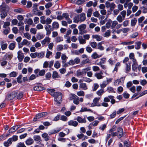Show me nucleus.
I'll return each instance as SVG.
<instances>
[{
    "label": "nucleus",
    "instance_id": "de8ad7c7",
    "mask_svg": "<svg viewBox=\"0 0 147 147\" xmlns=\"http://www.w3.org/2000/svg\"><path fill=\"white\" fill-rule=\"evenodd\" d=\"M78 15L75 16L73 20V22L75 23H78L79 22H80Z\"/></svg>",
    "mask_w": 147,
    "mask_h": 147
},
{
    "label": "nucleus",
    "instance_id": "603ef678",
    "mask_svg": "<svg viewBox=\"0 0 147 147\" xmlns=\"http://www.w3.org/2000/svg\"><path fill=\"white\" fill-rule=\"evenodd\" d=\"M108 61V62L109 64L111 65H113L115 63V61L112 58H110L109 59Z\"/></svg>",
    "mask_w": 147,
    "mask_h": 147
},
{
    "label": "nucleus",
    "instance_id": "79ce46f5",
    "mask_svg": "<svg viewBox=\"0 0 147 147\" xmlns=\"http://www.w3.org/2000/svg\"><path fill=\"white\" fill-rule=\"evenodd\" d=\"M47 90L48 92L53 96H54L55 93L56 92H55V90L54 89H48Z\"/></svg>",
    "mask_w": 147,
    "mask_h": 147
},
{
    "label": "nucleus",
    "instance_id": "c85d7f7f",
    "mask_svg": "<svg viewBox=\"0 0 147 147\" xmlns=\"http://www.w3.org/2000/svg\"><path fill=\"white\" fill-rule=\"evenodd\" d=\"M73 3H75L79 5H81L84 2L83 1L81 0H70Z\"/></svg>",
    "mask_w": 147,
    "mask_h": 147
},
{
    "label": "nucleus",
    "instance_id": "cd10ccee",
    "mask_svg": "<svg viewBox=\"0 0 147 147\" xmlns=\"http://www.w3.org/2000/svg\"><path fill=\"white\" fill-rule=\"evenodd\" d=\"M33 139L34 141L38 142V143H40L41 140L40 136L35 135L33 137Z\"/></svg>",
    "mask_w": 147,
    "mask_h": 147
},
{
    "label": "nucleus",
    "instance_id": "7c9ffc66",
    "mask_svg": "<svg viewBox=\"0 0 147 147\" xmlns=\"http://www.w3.org/2000/svg\"><path fill=\"white\" fill-rule=\"evenodd\" d=\"M91 69V67H87L85 68L82 69V71L83 74H86L88 71H90Z\"/></svg>",
    "mask_w": 147,
    "mask_h": 147
},
{
    "label": "nucleus",
    "instance_id": "aec40b11",
    "mask_svg": "<svg viewBox=\"0 0 147 147\" xmlns=\"http://www.w3.org/2000/svg\"><path fill=\"white\" fill-rule=\"evenodd\" d=\"M75 64L74 61L73 59H71L69 61L64 65V67H67L70 65H73Z\"/></svg>",
    "mask_w": 147,
    "mask_h": 147
},
{
    "label": "nucleus",
    "instance_id": "13d9d810",
    "mask_svg": "<svg viewBox=\"0 0 147 147\" xmlns=\"http://www.w3.org/2000/svg\"><path fill=\"white\" fill-rule=\"evenodd\" d=\"M24 35L25 38L29 40H30L31 38V36L28 33L26 32L24 33Z\"/></svg>",
    "mask_w": 147,
    "mask_h": 147
},
{
    "label": "nucleus",
    "instance_id": "20e7f679",
    "mask_svg": "<svg viewBox=\"0 0 147 147\" xmlns=\"http://www.w3.org/2000/svg\"><path fill=\"white\" fill-rule=\"evenodd\" d=\"M40 18V23L43 24H46L47 25H49L51 23L52 21V20L49 18H48L45 20V16L41 17Z\"/></svg>",
    "mask_w": 147,
    "mask_h": 147
},
{
    "label": "nucleus",
    "instance_id": "bf43d9fd",
    "mask_svg": "<svg viewBox=\"0 0 147 147\" xmlns=\"http://www.w3.org/2000/svg\"><path fill=\"white\" fill-rule=\"evenodd\" d=\"M52 77L53 78H59L57 72L55 71L53 72L52 74Z\"/></svg>",
    "mask_w": 147,
    "mask_h": 147
},
{
    "label": "nucleus",
    "instance_id": "f3484780",
    "mask_svg": "<svg viewBox=\"0 0 147 147\" xmlns=\"http://www.w3.org/2000/svg\"><path fill=\"white\" fill-rule=\"evenodd\" d=\"M0 45L2 50H4L7 49V44L5 42L3 41H1Z\"/></svg>",
    "mask_w": 147,
    "mask_h": 147
},
{
    "label": "nucleus",
    "instance_id": "49530a36",
    "mask_svg": "<svg viewBox=\"0 0 147 147\" xmlns=\"http://www.w3.org/2000/svg\"><path fill=\"white\" fill-rule=\"evenodd\" d=\"M63 40V38L62 37L58 36L55 39V41L56 42L58 43L62 41Z\"/></svg>",
    "mask_w": 147,
    "mask_h": 147
},
{
    "label": "nucleus",
    "instance_id": "ddd939ff",
    "mask_svg": "<svg viewBox=\"0 0 147 147\" xmlns=\"http://www.w3.org/2000/svg\"><path fill=\"white\" fill-rule=\"evenodd\" d=\"M117 136L119 138H121L123 134V129L122 128L118 127L117 129Z\"/></svg>",
    "mask_w": 147,
    "mask_h": 147
},
{
    "label": "nucleus",
    "instance_id": "39448f33",
    "mask_svg": "<svg viewBox=\"0 0 147 147\" xmlns=\"http://www.w3.org/2000/svg\"><path fill=\"white\" fill-rule=\"evenodd\" d=\"M86 27V25L85 24H82L78 26V29L79 30V34H83L86 32V30H85Z\"/></svg>",
    "mask_w": 147,
    "mask_h": 147
},
{
    "label": "nucleus",
    "instance_id": "412c9836",
    "mask_svg": "<svg viewBox=\"0 0 147 147\" xmlns=\"http://www.w3.org/2000/svg\"><path fill=\"white\" fill-rule=\"evenodd\" d=\"M80 88L83 90H86L88 89V86L85 83H81L80 84Z\"/></svg>",
    "mask_w": 147,
    "mask_h": 147
},
{
    "label": "nucleus",
    "instance_id": "bb28decb",
    "mask_svg": "<svg viewBox=\"0 0 147 147\" xmlns=\"http://www.w3.org/2000/svg\"><path fill=\"white\" fill-rule=\"evenodd\" d=\"M78 39L80 43L81 44H84L86 43V41L84 39L82 38V36H80L78 37Z\"/></svg>",
    "mask_w": 147,
    "mask_h": 147
},
{
    "label": "nucleus",
    "instance_id": "4c0bfd02",
    "mask_svg": "<svg viewBox=\"0 0 147 147\" xmlns=\"http://www.w3.org/2000/svg\"><path fill=\"white\" fill-rule=\"evenodd\" d=\"M16 42H12L10 43L9 46V48L10 50H13L15 48L16 45Z\"/></svg>",
    "mask_w": 147,
    "mask_h": 147
},
{
    "label": "nucleus",
    "instance_id": "ea45409f",
    "mask_svg": "<svg viewBox=\"0 0 147 147\" xmlns=\"http://www.w3.org/2000/svg\"><path fill=\"white\" fill-rule=\"evenodd\" d=\"M124 147H130V143L128 140L124 141Z\"/></svg>",
    "mask_w": 147,
    "mask_h": 147
},
{
    "label": "nucleus",
    "instance_id": "72a5a7b5",
    "mask_svg": "<svg viewBox=\"0 0 147 147\" xmlns=\"http://www.w3.org/2000/svg\"><path fill=\"white\" fill-rule=\"evenodd\" d=\"M18 129V127H17L14 126L11 127L9 130V133H11L15 131Z\"/></svg>",
    "mask_w": 147,
    "mask_h": 147
},
{
    "label": "nucleus",
    "instance_id": "e2e57ef3",
    "mask_svg": "<svg viewBox=\"0 0 147 147\" xmlns=\"http://www.w3.org/2000/svg\"><path fill=\"white\" fill-rule=\"evenodd\" d=\"M104 91L103 89H100L97 91L96 92L97 94L99 96H101L104 93Z\"/></svg>",
    "mask_w": 147,
    "mask_h": 147
},
{
    "label": "nucleus",
    "instance_id": "680f3d73",
    "mask_svg": "<svg viewBox=\"0 0 147 147\" xmlns=\"http://www.w3.org/2000/svg\"><path fill=\"white\" fill-rule=\"evenodd\" d=\"M22 42V44H23V45H28L30 44V42L28 41L26 39L23 40Z\"/></svg>",
    "mask_w": 147,
    "mask_h": 147
},
{
    "label": "nucleus",
    "instance_id": "8fccbe9b",
    "mask_svg": "<svg viewBox=\"0 0 147 147\" xmlns=\"http://www.w3.org/2000/svg\"><path fill=\"white\" fill-rule=\"evenodd\" d=\"M109 97L111 100V102L112 104H113L115 103L116 101L115 99H114V97L113 96L110 95L109 96Z\"/></svg>",
    "mask_w": 147,
    "mask_h": 147
},
{
    "label": "nucleus",
    "instance_id": "338daca9",
    "mask_svg": "<svg viewBox=\"0 0 147 147\" xmlns=\"http://www.w3.org/2000/svg\"><path fill=\"white\" fill-rule=\"evenodd\" d=\"M10 31V28L8 27L7 28H5L3 31V33L5 35H7L8 34Z\"/></svg>",
    "mask_w": 147,
    "mask_h": 147
},
{
    "label": "nucleus",
    "instance_id": "6ab92c4d",
    "mask_svg": "<svg viewBox=\"0 0 147 147\" xmlns=\"http://www.w3.org/2000/svg\"><path fill=\"white\" fill-rule=\"evenodd\" d=\"M103 74V73L101 71L99 73H96L94 75V76L95 77H96L98 79H100L103 78V76H102Z\"/></svg>",
    "mask_w": 147,
    "mask_h": 147
},
{
    "label": "nucleus",
    "instance_id": "4468645a",
    "mask_svg": "<svg viewBox=\"0 0 147 147\" xmlns=\"http://www.w3.org/2000/svg\"><path fill=\"white\" fill-rule=\"evenodd\" d=\"M12 143V138H9L8 140L5 142L3 143L4 146L6 147H8Z\"/></svg>",
    "mask_w": 147,
    "mask_h": 147
},
{
    "label": "nucleus",
    "instance_id": "e433bc0d",
    "mask_svg": "<svg viewBox=\"0 0 147 147\" xmlns=\"http://www.w3.org/2000/svg\"><path fill=\"white\" fill-rule=\"evenodd\" d=\"M125 18L123 17L121 15H118L117 17L116 20L119 23L121 22L124 20Z\"/></svg>",
    "mask_w": 147,
    "mask_h": 147
},
{
    "label": "nucleus",
    "instance_id": "7ed1b4c3",
    "mask_svg": "<svg viewBox=\"0 0 147 147\" xmlns=\"http://www.w3.org/2000/svg\"><path fill=\"white\" fill-rule=\"evenodd\" d=\"M18 93L16 91H13L7 94L5 97V99L7 100H11L15 98Z\"/></svg>",
    "mask_w": 147,
    "mask_h": 147
},
{
    "label": "nucleus",
    "instance_id": "473e14b6",
    "mask_svg": "<svg viewBox=\"0 0 147 147\" xmlns=\"http://www.w3.org/2000/svg\"><path fill=\"white\" fill-rule=\"evenodd\" d=\"M112 21L111 19H109L107 21L106 24V27L109 28L110 27L111 28Z\"/></svg>",
    "mask_w": 147,
    "mask_h": 147
},
{
    "label": "nucleus",
    "instance_id": "c756f323",
    "mask_svg": "<svg viewBox=\"0 0 147 147\" xmlns=\"http://www.w3.org/2000/svg\"><path fill=\"white\" fill-rule=\"evenodd\" d=\"M34 90L36 91H41L44 90V88L42 86H37L34 87Z\"/></svg>",
    "mask_w": 147,
    "mask_h": 147
},
{
    "label": "nucleus",
    "instance_id": "f704fd0d",
    "mask_svg": "<svg viewBox=\"0 0 147 147\" xmlns=\"http://www.w3.org/2000/svg\"><path fill=\"white\" fill-rule=\"evenodd\" d=\"M104 42H101L98 43L97 45L98 49L101 51L103 50L104 49V47L102 46V44H103Z\"/></svg>",
    "mask_w": 147,
    "mask_h": 147
},
{
    "label": "nucleus",
    "instance_id": "a878e982",
    "mask_svg": "<svg viewBox=\"0 0 147 147\" xmlns=\"http://www.w3.org/2000/svg\"><path fill=\"white\" fill-rule=\"evenodd\" d=\"M102 56V55H99L96 52H95L91 55V57L92 59H95L101 57Z\"/></svg>",
    "mask_w": 147,
    "mask_h": 147
},
{
    "label": "nucleus",
    "instance_id": "9b49d317",
    "mask_svg": "<svg viewBox=\"0 0 147 147\" xmlns=\"http://www.w3.org/2000/svg\"><path fill=\"white\" fill-rule=\"evenodd\" d=\"M68 58L66 55L65 54H62L61 55V59L62 60V62L63 64V66H64V65L66 63V61Z\"/></svg>",
    "mask_w": 147,
    "mask_h": 147
},
{
    "label": "nucleus",
    "instance_id": "f257e3e1",
    "mask_svg": "<svg viewBox=\"0 0 147 147\" xmlns=\"http://www.w3.org/2000/svg\"><path fill=\"white\" fill-rule=\"evenodd\" d=\"M9 11V7L5 3H3L0 6V16L1 18H4L7 16V13Z\"/></svg>",
    "mask_w": 147,
    "mask_h": 147
},
{
    "label": "nucleus",
    "instance_id": "5701e85b",
    "mask_svg": "<svg viewBox=\"0 0 147 147\" xmlns=\"http://www.w3.org/2000/svg\"><path fill=\"white\" fill-rule=\"evenodd\" d=\"M92 38L96 39V40L97 41H100L102 40V37L98 35H94L92 36Z\"/></svg>",
    "mask_w": 147,
    "mask_h": 147
},
{
    "label": "nucleus",
    "instance_id": "3c124183",
    "mask_svg": "<svg viewBox=\"0 0 147 147\" xmlns=\"http://www.w3.org/2000/svg\"><path fill=\"white\" fill-rule=\"evenodd\" d=\"M107 91L109 92H115V91L114 88L111 87H108L107 88Z\"/></svg>",
    "mask_w": 147,
    "mask_h": 147
},
{
    "label": "nucleus",
    "instance_id": "4be33fe9",
    "mask_svg": "<svg viewBox=\"0 0 147 147\" xmlns=\"http://www.w3.org/2000/svg\"><path fill=\"white\" fill-rule=\"evenodd\" d=\"M59 27V25L58 22H54L52 24V28L53 29H56L58 28Z\"/></svg>",
    "mask_w": 147,
    "mask_h": 147
},
{
    "label": "nucleus",
    "instance_id": "2eb2a0df",
    "mask_svg": "<svg viewBox=\"0 0 147 147\" xmlns=\"http://www.w3.org/2000/svg\"><path fill=\"white\" fill-rule=\"evenodd\" d=\"M80 22L84 21L86 19V14L84 13H82L78 15Z\"/></svg>",
    "mask_w": 147,
    "mask_h": 147
},
{
    "label": "nucleus",
    "instance_id": "864d4df0",
    "mask_svg": "<svg viewBox=\"0 0 147 147\" xmlns=\"http://www.w3.org/2000/svg\"><path fill=\"white\" fill-rule=\"evenodd\" d=\"M138 65L137 63H133L132 65V69L133 71L136 70L138 67Z\"/></svg>",
    "mask_w": 147,
    "mask_h": 147
},
{
    "label": "nucleus",
    "instance_id": "b1692460",
    "mask_svg": "<svg viewBox=\"0 0 147 147\" xmlns=\"http://www.w3.org/2000/svg\"><path fill=\"white\" fill-rule=\"evenodd\" d=\"M33 140L31 138H29L27 139L25 141L26 144L28 145H30L34 143Z\"/></svg>",
    "mask_w": 147,
    "mask_h": 147
},
{
    "label": "nucleus",
    "instance_id": "09e8293b",
    "mask_svg": "<svg viewBox=\"0 0 147 147\" xmlns=\"http://www.w3.org/2000/svg\"><path fill=\"white\" fill-rule=\"evenodd\" d=\"M135 44L136 45L135 49L137 50H138L140 49V46L141 44V42L140 41H138L136 42Z\"/></svg>",
    "mask_w": 147,
    "mask_h": 147
},
{
    "label": "nucleus",
    "instance_id": "a19ab883",
    "mask_svg": "<svg viewBox=\"0 0 147 147\" xmlns=\"http://www.w3.org/2000/svg\"><path fill=\"white\" fill-rule=\"evenodd\" d=\"M126 67H125V72L127 73L128 72L130 71L131 69L130 65L129 63H126Z\"/></svg>",
    "mask_w": 147,
    "mask_h": 147
},
{
    "label": "nucleus",
    "instance_id": "6e6d98bb",
    "mask_svg": "<svg viewBox=\"0 0 147 147\" xmlns=\"http://www.w3.org/2000/svg\"><path fill=\"white\" fill-rule=\"evenodd\" d=\"M77 97L76 95L74 94H70L69 95V99L70 100H74Z\"/></svg>",
    "mask_w": 147,
    "mask_h": 147
},
{
    "label": "nucleus",
    "instance_id": "393cba45",
    "mask_svg": "<svg viewBox=\"0 0 147 147\" xmlns=\"http://www.w3.org/2000/svg\"><path fill=\"white\" fill-rule=\"evenodd\" d=\"M76 120L79 123H85L86 122V121L85 118L82 119L80 116L77 117Z\"/></svg>",
    "mask_w": 147,
    "mask_h": 147
},
{
    "label": "nucleus",
    "instance_id": "a18cd8bd",
    "mask_svg": "<svg viewBox=\"0 0 147 147\" xmlns=\"http://www.w3.org/2000/svg\"><path fill=\"white\" fill-rule=\"evenodd\" d=\"M120 66L121 64L120 63H117L115 64V67L113 69V71L114 72L115 71H116V72H117L118 69V67H119Z\"/></svg>",
    "mask_w": 147,
    "mask_h": 147
},
{
    "label": "nucleus",
    "instance_id": "c03bdc74",
    "mask_svg": "<svg viewBox=\"0 0 147 147\" xmlns=\"http://www.w3.org/2000/svg\"><path fill=\"white\" fill-rule=\"evenodd\" d=\"M137 20L136 18H134L132 19L131 22V26H135L137 22Z\"/></svg>",
    "mask_w": 147,
    "mask_h": 147
},
{
    "label": "nucleus",
    "instance_id": "0eeeda50",
    "mask_svg": "<svg viewBox=\"0 0 147 147\" xmlns=\"http://www.w3.org/2000/svg\"><path fill=\"white\" fill-rule=\"evenodd\" d=\"M44 27L46 31V35H50L51 34V32L53 30L51 26L49 25H45L44 26Z\"/></svg>",
    "mask_w": 147,
    "mask_h": 147
},
{
    "label": "nucleus",
    "instance_id": "423d86ee",
    "mask_svg": "<svg viewBox=\"0 0 147 147\" xmlns=\"http://www.w3.org/2000/svg\"><path fill=\"white\" fill-rule=\"evenodd\" d=\"M100 99V97L95 98L93 100V102L91 104V107H93L95 106H100L101 105L98 103Z\"/></svg>",
    "mask_w": 147,
    "mask_h": 147
},
{
    "label": "nucleus",
    "instance_id": "c9c22d12",
    "mask_svg": "<svg viewBox=\"0 0 147 147\" xmlns=\"http://www.w3.org/2000/svg\"><path fill=\"white\" fill-rule=\"evenodd\" d=\"M93 11V9L91 8H90L87 10V16L89 18L91 17Z\"/></svg>",
    "mask_w": 147,
    "mask_h": 147
},
{
    "label": "nucleus",
    "instance_id": "58836bf2",
    "mask_svg": "<svg viewBox=\"0 0 147 147\" xmlns=\"http://www.w3.org/2000/svg\"><path fill=\"white\" fill-rule=\"evenodd\" d=\"M42 138H44L45 141H47L49 140L48 134L47 133H45L42 135Z\"/></svg>",
    "mask_w": 147,
    "mask_h": 147
},
{
    "label": "nucleus",
    "instance_id": "37998d69",
    "mask_svg": "<svg viewBox=\"0 0 147 147\" xmlns=\"http://www.w3.org/2000/svg\"><path fill=\"white\" fill-rule=\"evenodd\" d=\"M25 22H27V24L29 25H32L33 23V20L31 18H29L28 19H26L24 20Z\"/></svg>",
    "mask_w": 147,
    "mask_h": 147
},
{
    "label": "nucleus",
    "instance_id": "6e6552de",
    "mask_svg": "<svg viewBox=\"0 0 147 147\" xmlns=\"http://www.w3.org/2000/svg\"><path fill=\"white\" fill-rule=\"evenodd\" d=\"M47 115V113L46 112H42L38 113L36 115L35 117L34 118V121H36L37 120V119L45 117H46Z\"/></svg>",
    "mask_w": 147,
    "mask_h": 147
},
{
    "label": "nucleus",
    "instance_id": "69168bd1",
    "mask_svg": "<svg viewBox=\"0 0 147 147\" xmlns=\"http://www.w3.org/2000/svg\"><path fill=\"white\" fill-rule=\"evenodd\" d=\"M138 32H135L130 36V38H135L136 37L138 36Z\"/></svg>",
    "mask_w": 147,
    "mask_h": 147
},
{
    "label": "nucleus",
    "instance_id": "2f4dec72",
    "mask_svg": "<svg viewBox=\"0 0 147 147\" xmlns=\"http://www.w3.org/2000/svg\"><path fill=\"white\" fill-rule=\"evenodd\" d=\"M111 31L109 30H108L106 31L103 34V36L105 37L108 38L111 36Z\"/></svg>",
    "mask_w": 147,
    "mask_h": 147
},
{
    "label": "nucleus",
    "instance_id": "f8f14e48",
    "mask_svg": "<svg viewBox=\"0 0 147 147\" xmlns=\"http://www.w3.org/2000/svg\"><path fill=\"white\" fill-rule=\"evenodd\" d=\"M68 125L76 127L77 126L78 123L77 121L73 120H70L68 122Z\"/></svg>",
    "mask_w": 147,
    "mask_h": 147
},
{
    "label": "nucleus",
    "instance_id": "f03ea898",
    "mask_svg": "<svg viewBox=\"0 0 147 147\" xmlns=\"http://www.w3.org/2000/svg\"><path fill=\"white\" fill-rule=\"evenodd\" d=\"M55 98L54 100L57 102V104H60L62 99V94L60 92H57L53 96Z\"/></svg>",
    "mask_w": 147,
    "mask_h": 147
},
{
    "label": "nucleus",
    "instance_id": "052dcab7",
    "mask_svg": "<svg viewBox=\"0 0 147 147\" xmlns=\"http://www.w3.org/2000/svg\"><path fill=\"white\" fill-rule=\"evenodd\" d=\"M73 102L76 105H78L79 103V97L77 96V97L76 98L73 100Z\"/></svg>",
    "mask_w": 147,
    "mask_h": 147
},
{
    "label": "nucleus",
    "instance_id": "4d7b16f0",
    "mask_svg": "<svg viewBox=\"0 0 147 147\" xmlns=\"http://www.w3.org/2000/svg\"><path fill=\"white\" fill-rule=\"evenodd\" d=\"M110 5V10L111 11H112L116 7V5L113 2L111 3Z\"/></svg>",
    "mask_w": 147,
    "mask_h": 147
},
{
    "label": "nucleus",
    "instance_id": "5fc2aeb1",
    "mask_svg": "<svg viewBox=\"0 0 147 147\" xmlns=\"http://www.w3.org/2000/svg\"><path fill=\"white\" fill-rule=\"evenodd\" d=\"M52 52L49 51V49H47V52L46 55V57L47 58H49L50 55L52 54Z\"/></svg>",
    "mask_w": 147,
    "mask_h": 147
},
{
    "label": "nucleus",
    "instance_id": "0e129e2a",
    "mask_svg": "<svg viewBox=\"0 0 147 147\" xmlns=\"http://www.w3.org/2000/svg\"><path fill=\"white\" fill-rule=\"evenodd\" d=\"M77 95L80 96H84V95L85 94L84 92L83 91H78L77 93Z\"/></svg>",
    "mask_w": 147,
    "mask_h": 147
},
{
    "label": "nucleus",
    "instance_id": "dca6fc26",
    "mask_svg": "<svg viewBox=\"0 0 147 147\" xmlns=\"http://www.w3.org/2000/svg\"><path fill=\"white\" fill-rule=\"evenodd\" d=\"M51 38L48 37H46L41 41V43L42 45H45L46 43H49L50 42Z\"/></svg>",
    "mask_w": 147,
    "mask_h": 147
},
{
    "label": "nucleus",
    "instance_id": "a211bd4d",
    "mask_svg": "<svg viewBox=\"0 0 147 147\" xmlns=\"http://www.w3.org/2000/svg\"><path fill=\"white\" fill-rule=\"evenodd\" d=\"M13 55L12 54H6L4 56L3 59L10 60L11 59Z\"/></svg>",
    "mask_w": 147,
    "mask_h": 147
},
{
    "label": "nucleus",
    "instance_id": "1a4fd4ad",
    "mask_svg": "<svg viewBox=\"0 0 147 147\" xmlns=\"http://www.w3.org/2000/svg\"><path fill=\"white\" fill-rule=\"evenodd\" d=\"M125 79V77H121L120 79L115 80L114 82V85L115 86H118L120 83H123Z\"/></svg>",
    "mask_w": 147,
    "mask_h": 147
},
{
    "label": "nucleus",
    "instance_id": "774afa93",
    "mask_svg": "<svg viewBox=\"0 0 147 147\" xmlns=\"http://www.w3.org/2000/svg\"><path fill=\"white\" fill-rule=\"evenodd\" d=\"M16 147H26V146L23 143L20 142L17 144Z\"/></svg>",
    "mask_w": 147,
    "mask_h": 147
},
{
    "label": "nucleus",
    "instance_id": "9d476101",
    "mask_svg": "<svg viewBox=\"0 0 147 147\" xmlns=\"http://www.w3.org/2000/svg\"><path fill=\"white\" fill-rule=\"evenodd\" d=\"M24 57V54L21 51H19L18 52V58L20 62L22 61Z\"/></svg>",
    "mask_w": 147,
    "mask_h": 147
}]
</instances>
